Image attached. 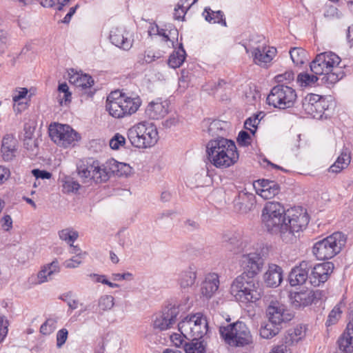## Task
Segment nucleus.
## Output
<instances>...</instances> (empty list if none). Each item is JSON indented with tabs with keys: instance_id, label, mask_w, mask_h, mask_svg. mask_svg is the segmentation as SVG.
Returning a JSON list of instances; mask_svg holds the SVG:
<instances>
[{
	"instance_id": "12",
	"label": "nucleus",
	"mask_w": 353,
	"mask_h": 353,
	"mask_svg": "<svg viewBox=\"0 0 353 353\" xmlns=\"http://www.w3.org/2000/svg\"><path fill=\"white\" fill-rule=\"evenodd\" d=\"M49 134L56 144L63 148L74 144L80 139L79 134L70 125L60 123L50 125Z\"/></svg>"
},
{
	"instance_id": "15",
	"label": "nucleus",
	"mask_w": 353,
	"mask_h": 353,
	"mask_svg": "<svg viewBox=\"0 0 353 353\" xmlns=\"http://www.w3.org/2000/svg\"><path fill=\"white\" fill-rule=\"evenodd\" d=\"M334 269V264L325 262L315 265L309 276L310 283L314 286H319L325 283Z\"/></svg>"
},
{
	"instance_id": "4",
	"label": "nucleus",
	"mask_w": 353,
	"mask_h": 353,
	"mask_svg": "<svg viewBox=\"0 0 353 353\" xmlns=\"http://www.w3.org/2000/svg\"><path fill=\"white\" fill-rule=\"evenodd\" d=\"M286 212L279 202L270 201L265 205L261 221L266 230L271 234L279 235L286 228Z\"/></svg>"
},
{
	"instance_id": "37",
	"label": "nucleus",
	"mask_w": 353,
	"mask_h": 353,
	"mask_svg": "<svg viewBox=\"0 0 353 353\" xmlns=\"http://www.w3.org/2000/svg\"><path fill=\"white\" fill-rule=\"evenodd\" d=\"M281 330V325L274 324L272 321H268L264 325H262L260 329V335L262 338L270 339L279 334Z\"/></svg>"
},
{
	"instance_id": "2",
	"label": "nucleus",
	"mask_w": 353,
	"mask_h": 353,
	"mask_svg": "<svg viewBox=\"0 0 353 353\" xmlns=\"http://www.w3.org/2000/svg\"><path fill=\"white\" fill-rule=\"evenodd\" d=\"M341 58L331 51L318 54L310 63V68L316 75H323L322 81L327 84H334L344 76L343 68L340 66Z\"/></svg>"
},
{
	"instance_id": "17",
	"label": "nucleus",
	"mask_w": 353,
	"mask_h": 353,
	"mask_svg": "<svg viewBox=\"0 0 353 353\" xmlns=\"http://www.w3.org/2000/svg\"><path fill=\"white\" fill-rule=\"evenodd\" d=\"M168 102L158 98L148 103L145 108V113L149 119L158 120L163 119L168 114Z\"/></svg>"
},
{
	"instance_id": "44",
	"label": "nucleus",
	"mask_w": 353,
	"mask_h": 353,
	"mask_svg": "<svg viewBox=\"0 0 353 353\" xmlns=\"http://www.w3.org/2000/svg\"><path fill=\"white\" fill-rule=\"evenodd\" d=\"M59 236L62 241H64L69 244L70 246H72V243L79 237V233L72 228H68L59 231Z\"/></svg>"
},
{
	"instance_id": "59",
	"label": "nucleus",
	"mask_w": 353,
	"mask_h": 353,
	"mask_svg": "<svg viewBox=\"0 0 353 353\" xmlns=\"http://www.w3.org/2000/svg\"><path fill=\"white\" fill-rule=\"evenodd\" d=\"M323 100L324 99H322L321 97L318 94H308L305 97V99L303 101V108L305 107L306 103H307V105H314Z\"/></svg>"
},
{
	"instance_id": "29",
	"label": "nucleus",
	"mask_w": 353,
	"mask_h": 353,
	"mask_svg": "<svg viewBox=\"0 0 353 353\" xmlns=\"http://www.w3.org/2000/svg\"><path fill=\"white\" fill-rule=\"evenodd\" d=\"M339 348L344 353L353 352V327L347 325L345 331L339 337L337 341Z\"/></svg>"
},
{
	"instance_id": "8",
	"label": "nucleus",
	"mask_w": 353,
	"mask_h": 353,
	"mask_svg": "<svg viewBox=\"0 0 353 353\" xmlns=\"http://www.w3.org/2000/svg\"><path fill=\"white\" fill-rule=\"evenodd\" d=\"M219 332L225 343L232 347H243L252 343L250 331L242 321L221 326Z\"/></svg>"
},
{
	"instance_id": "43",
	"label": "nucleus",
	"mask_w": 353,
	"mask_h": 353,
	"mask_svg": "<svg viewBox=\"0 0 353 353\" xmlns=\"http://www.w3.org/2000/svg\"><path fill=\"white\" fill-rule=\"evenodd\" d=\"M184 350L186 353H205V344L203 340H191L185 343Z\"/></svg>"
},
{
	"instance_id": "61",
	"label": "nucleus",
	"mask_w": 353,
	"mask_h": 353,
	"mask_svg": "<svg viewBox=\"0 0 353 353\" xmlns=\"http://www.w3.org/2000/svg\"><path fill=\"white\" fill-rule=\"evenodd\" d=\"M81 261L82 256L78 255L68 260H66L64 262V265L66 268H75L81 263Z\"/></svg>"
},
{
	"instance_id": "64",
	"label": "nucleus",
	"mask_w": 353,
	"mask_h": 353,
	"mask_svg": "<svg viewBox=\"0 0 353 353\" xmlns=\"http://www.w3.org/2000/svg\"><path fill=\"white\" fill-rule=\"evenodd\" d=\"M32 173L36 179H50L52 176V174L46 170H41L39 169H34L32 170Z\"/></svg>"
},
{
	"instance_id": "10",
	"label": "nucleus",
	"mask_w": 353,
	"mask_h": 353,
	"mask_svg": "<svg viewBox=\"0 0 353 353\" xmlns=\"http://www.w3.org/2000/svg\"><path fill=\"white\" fill-rule=\"evenodd\" d=\"M295 90L283 84L273 87L267 97L269 105L279 109H286L293 106L296 99Z\"/></svg>"
},
{
	"instance_id": "11",
	"label": "nucleus",
	"mask_w": 353,
	"mask_h": 353,
	"mask_svg": "<svg viewBox=\"0 0 353 353\" xmlns=\"http://www.w3.org/2000/svg\"><path fill=\"white\" fill-rule=\"evenodd\" d=\"M77 173L83 183L92 180L96 183L105 182L110 178V171H108L107 167L100 166L97 161L79 164L77 166Z\"/></svg>"
},
{
	"instance_id": "25",
	"label": "nucleus",
	"mask_w": 353,
	"mask_h": 353,
	"mask_svg": "<svg viewBox=\"0 0 353 353\" xmlns=\"http://www.w3.org/2000/svg\"><path fill=\"white\" fill-rule=\"evenodd\" d=\"M261 188L256 190L257 194L264 199H270L277 195L280 191V187L274 181L266 179L259 181Z\"/></svg>"
},
{
	"instance_id": "18",
	"label": "nucleus",
	"mask_w": 353,
	"mask_h": 353,
	"mask_svg": "<svg viewBox=\"0 0 353 353\" xmlns=\"http://www.w3.org/2000/svg\"><path fill=\"white\" fill-rule=\"evenodd\" d=\"M122 101V94L117 91L111 92L107 97L105 107L112 117L118 119L124 117Z\"/></svg>"
},
{
	"instance_id": "14",
	"label": "nucleus",
	"mask_w": 353,
	"mask_h": 353,
	"mask_svg": "<svg viewBox=\"0 0 353 353\" xmlns=\"http://www.w3.org/2000/svg\"><path fill=\"white\" fill-rule=\"evenodd\" d=\"M267 316L270 321L274 324H281L291 319V315L286 313L284 305L278 301H272L266 310Z\"/></svg>"
},
{
	"instance_id": "1",
	"label": "nucleus",
	"mask_w": 353,
	"mask_h": 353,
	"mask_svg": "<svg viewBox=\"0 0 353 353\" xmlns=\"http://www.w3.org/2000/svg\"><path fill=\"white\" fill-rule=\"evenodd\" d=\"M206 155L210 163L220 169L234 165L239 157L235 143L223 137H217L208 142Z\"/></svg>"
},
{
	"instance_id": "30",
	"label": "nucleus",
	"mask_w": 353,
	"mask_h": 353,
	"mask_svg": "<svg viewBox=\"0 0 353 353\" xmlns=\"http://www.w3.org/2000/svg\"><path fill=\"white\" fill-rule=\"evenodd\" d=\"M208 332V323L207 320L203 317L201 320H199V323L192 330L186 328L185 335L186 339L190 340H201L203 337L207 334Z\"/></svg>"
},
{
	"instance_id": "9",
	"label": "nucleus",
	"mask_w": 353,
	"mask_h": 353,
	"mask_svg": "<svg viewBox=\"0 0 353 353\" xmlns=\"http://www.w3.org/2000/svg\"><path fill=\"white\" fill-rule=\"evenodd\" d=\"M345 243L346 237L342 232H334L317 241L312 248V252L319 260L330 259L341 252Z\"/></svg>"
},
{
	"instance_id": "21",
	"label": "nucleus",
	"mask_w": 353,
	"mask_h": 353,
	"mask_svg": "<svg viewBox=\"0 0 353 353\" xmlns=\"http://www.w3.org/2000/svg\"><path fill=\"white\" fill-rule=\"evenodd\" d=\"M276 50L270 47H257L253 49L252 54L255 63L259 65H265L270 63L275 56Z\"/></svg>"
},
{
	"instance_id": "48",
	"label": "nucleus",
	"mask_w": 353,
	"mask_h": 353,
	"mask_svg": "<svg viewBox=\"0 0 353 353\" xmlns=\"http://www.w3.org/2000/svg\"><path fill=\"white\" fill-rule=\"evenodd\" d=\"M319 78L315 74H310L307 72L300 73L297 76V82L301 86H308L314 84Z\"/></svg>"
},
{
	"instance_id": "60",
	"label": "nucleus",
	"mask_w": 353,
	"mask_h": 353,
	"mask_svg": "<svg viewBox=\"0 0 353 353\" xmlns=\"http://www.w3.org/2000/svg\"><path fill=\"white\" fill-rule=\"evenodd\" d=\"M68 332L66 329L60 330L57 334V346L60 348L65 343L68 339Z\"/></svg>"
},
{
	"instance_id": "57",
	"label": "nucleus",
	"mask_w": 353,
	"mask_h": 353,
	"mask_svg": "<svg viewBox=\"0 0 353 353\" xmlns=\"http://www.w3.org/2000/svg\"><path fill=\"white\" fill-rule=\"evenodd\" d=\"M237 142L240 146H248L251 143V137L245 131H241L238 135Z\"/></svg>"
},
{
	"instance_id": "34",
	"label": "nucleus",
	"mask_w": 353,
	"mask_h": 353,
	"mask_svg": "<svg viewBox=\"0 0 353 353\" xmlns=\"http://www.w3.org/2000/svg\"><path fill=\"white\" fill-rule=\"evenodd\" d=\"M123 109L124 117L135 113L141 104V99L139 97H128L122 94Z\"/></svg>"
},
{
	"instance_id": "56",
	"label": "nucleus",
	"mask_w": 353,
	"mask_h": 353,
	"mask_svg": "<svg viewBox=\"0 0 353 353\" xmlns=\"http://www.w3.org/2000/svg\"><path fill=\"white\" fill-rule=\"evenodd\" d=\"M343 16L342 13L339 9L333 6H327L324 12V17L327 19H340Z\"/></svg>"
},
{
	"instance_id": "28",
	"label": "nucleus",
	"mask_w": 353,
	"mask_h": 353,
	"mask_svg": "<svg viewBox=\"0 0 353 353\" xmlns=\"http://www.w3.org/2000/svg\"><path fill=\"white\" fill-rule=\"evenodd\" d=\"M306 327L303 325H298L293 328L289 329L284 337L285 345H291L299 342L305 337Z\"/></svg>"
},
{
	"instance_id": "20",
	"label": "nucleus",
	"mask_w": 353,
	"mask_h": 353,
	"mask_svg": "<svg viewBox=\"0 0 353 353\" xmlns=\"http://www.w3.org/2000/svg\"><path fill=\"white\" fill-rule=\"evenodd\" d=\"M196 266L190 265L179 273L177 283L183 292H188L194 286L196 279Z\"/></svg>"
},
{
	"instance_id": "58",
	"label": "nucleus",
	"mask_w": 353,
	"mask_h": 353,
	"mask_svg": "<svg viewBox=\"0 0 353 353\" xmlns=\"http://www.w3.org/2000/svg\"><path fill=\"white\" fill-rule=\"evenodd\" d=\"M68 85L66 83H63L59 85L58 91L63 93V97L60 99V103H63L64 100L65 103L70 101L71 98V93L68 91Z\"/></svg>"
},
{
	"instance_id": "35",
	"label": "nucleus",
	"mask_w": 353,
	"mask_h": 353,
	"mask_svg": "<svg viewBox=\"0 0 353 353\" xmlns=\"http://www.w3.org/2000/svg\"><path fill=\"white\" fill-rule=\"evenodd\" d=\"M203 315L198 313L194 314L192 316H187L184 317L179 323H178V329L179 331L183 334V336L185 338V331L186 328L188 327V330H192V328L194 327L198 323L199 320H201L203 319Z\"/></svg>"
},
{
	"instance_id": "50",
	"label": "nucleus",
	"mask_w": 353,
	"mask_h": 353,
	"mask_svg": "<svg viewBox=\"0 0 353 353\" xmlns=\"http://www.w3.org/2000/svg\"><path fill=\"white\" fill-rule=\"evenodd\" d=\"M160 57L161 55L159 53L156 54L151 50L145 51L144 54L140 55L139 57V63L141 64L150 63Z\"/></svg>"
},
{
	"instance_id": "40",
	"label": "nucleus",
	"mask_w": 353,
	"mask_h": 353,
	"mask_svg": "<svg viewBox=\"0 0 353 353\" xmlns=\"http://www.w3.org/2000/svg\"><path fill=\"white\" fill-rule=\"evenodd\" d=\"M224 242L225 243V247L234 254H238L243 251V243L241 239L235 234L225 236Z\"/></svg>"
},
{
	"instance_id": "3",
	"label": "nucleus",
	"mask_w": 353,
	"mask_h": 353,
	"mask_svg": "<svg viewBox=\"0 0 353 353\" xmlns=\"http://www.w3.org/2000/svg\"><path fill=\"white\" fill-rule=\"evenodd\" d=\"M230 293L237 301L248 304L260 300L263 291L258 281L243 273L233 281Z\"/></svg>"
},
{
	"instance_id": "62",
	"label": "nucleus",
	"mask_w": 353,
	"mask_h": 353,
	"mask_svg": "<svg viewBox=\"0 0 353 353\" xmlns=\"http://www.w3.org/2000/svg\"><path fill=\"white\" fill-rule=\"evenodd\" d=\"M294 79V74L292 71H287L284 74L276 77V80L278 83L290 82Z\"/></svg>"
},
{
	"instance_id": "36",
	"label": "nucleus",
	"mask_w": 353,
	"mask_h": 353,
	"mask_svg": "<svg viewBox=\"0 0 353 353\" xmlns=\"http://www.w3.org/2000/svg\"><path fill=\"white\" fill-rule=\"evenodd\" d=\"M205 19L209 23H220L223 26H227L223 12L221 10L214 11L210 8H205L203 12Z\"/></svg>"
},
{
	"instance_id": "23",
	"label": "nucleus",
	"mask_w": 353,
	"mask_h": 353,
	"mask_svg": "<svg viewBox=\"0 0 353 353\" xmlns=\"http://www.w3.org/2000/svg\"><path fill=\"white\" fill-rule=\"evenodd\" d=\"M266 285L271 288L279 286L283 280V270L275 264H270L263 276Z\"/></svg>"
},
{
	"instance_id": "53",
	"label": "nucleus",
	"mask_w": 353,
	"mask_h": 353,
	"mask_svg": "<svg viewBox=\"0 0 353 353\" xmlns=\"http://www.w3.org/2000/svg\"><path fill=\"white\" fill-rule=\"evenodd\" d=\"M125 143V139L121 134L117 133L110 141V147L113 150H118Z\"/></svg>"
},
{
	"instance_id": "22",
	"label": "nucleus",
	"mask_w": 353,
	"mask_h": 353,
	"mask_svg": "<svg viewBox=\"0 0 353 353\" xmlns=\"http://www.w3.org/2000/svg\"><path fill=\"white\" fill-rule=\"evenodd\" d=\"M219 276L216 273H210L205 277L201 284V294L207 299H210L216 292L219 287Z\"/></svg>"
},
{
	"instance_id": "7",
	"label": "nucleus",
	"mask_w": 353,
	"mask_h": 353,
	"mask_svg": "<svg viewBox=\"0 0 353 353\" xmlns=\"http://www.w3.org/2000/svg\"><path fill=\"white\" fill-rule=\"evenodd\" d=\"M185 302L178 305H168L161 311L153 316L152 327L155 330L164 331L172 327L176 323L178 316L181 317L183 314L188 311L192 306L189 303V298L185 297Z\"/></svg>"
},
{
	"instance_id": "33",
	"label": "nucleus",
	"mask_w": 353,
	"mask_h": 353,
	"mask_svg": "<svg viewBox=\"0 0 353 353\" xmlns=\"http://www.w3.org/2000/svg\"><path fill=\"white\" fill-rule=\"evenodd\" d=\"M69 81L76 87L82 89L90 88L94 84L92 77L86 74L75 73L72 74L69 78Z\"/></svg>"
},
{
	"instance_id": "47",
	"label": "nucleus",
	"mask_w": 353,
	"mask_h": 353,
	"mask_svg": "<svg viewBox=\"0 0 353 353\" xmlns=\"http://www.w3.org/2000/svg\"><path fill=\"white\" fill-rule=\"evenodd\" d=\"M97 305L101 312L110 311L114 305V298L112 295H103L99 299Z\"/></svg>"
},
{
	"instance_id": "13",
	"label": "nucleus",
	"mask_w": 353,
	"mask_h": 353,
	"mask_svg": "<svg viewBox=\"0 0 353 353\" xmlns=\"http://www.w3.org/2000/svg\"><path fill=\"white\" fill-rule=\"evenodd\" d=\"M240 264L244 272L251 278L257 274L262 269L263 260L256 253L243 254L240 260Z\"/></svg>"
},
{
	"instance_id": "45",
	"label": "nucleus",
	"mask_w": 353,
	"mask_h": 353,
	"mask_svg": "<svg viewBox=\"0 0 353 353\" xmlns=\"http://www.w3.org/2000/svg\"><path fill=\"white\" fill-rule=\"evenodd\" d=\"M290 57L296 65H302L307 59V52L301 48H293L290 51Z\"/></svg>"
},
{
	"instance_id": "19",
	"label": "nucleus",
	"mask_w": 353,
	"mask_h": 353,
	"mask_svg": "<svg viewBox=\"0 0 353 353\" xmlns=\"http://www.w3.org/2000/svg\"><path fill=\"white\" fill-rule=\"evenodd\" d=\"M312 268L310 262L303 261L299 266L292 270L289 275V281L292 286L302 285L309 279L308 272Z\"/></svg>"
},
{
	"instance_id": "41",
	"label": "nucleus",
	"mask_w": 353,
	"mask_h": 353,
	"mask_svg": "<svg viewBox=\"0 0 353 353\" xmlns=\"http://www.w3.org/2000/svg\"><path fill=\"white\" fill-rule=\"evenodd\" d=\"M185 59V52L181 45L177 51L173 52L168 59V65L172 68H179Z\"/></svg>"
},
{
	"instance_id": "49",
	"label": "nucleus",
	"mask_w": 353,
	"mask_h": 353,
	"mask_svg": "<svg viewBox=\"0 0 353 353\" xmlns=\"http://www.w3.org/2000/svg\"><path fill=\"white\" fill-rule=\"evenodd\" d=\"M259 114H254L252 117L247 119L244 123V128L250 130V132L254 135L256 131L258 125L262 117L259 118Z\"/></svg>"
},
{
	"instance_id": "24",
	"label": "nucleus",
	"mask_w": 353,
	"mask_h": 353,
	"mask_svg": "<svg viewBox=\"0 0 353 353\" xmlns=\"http://www.w3.org/2000/svg\"><path fill=\"white\" fill-rule=\"evenodd\" d=\"M255 204L256 197L254 194L246 192H241L239 194L238 199L236 200L235 205L241 212L247 213L254 209Z\"/></svg>"
},
{
	"instance_id": "5",
	"label": "nucleus",
	"mask_w": 353,
	"mask_h": 353,
	"mask_svg": "<svg viewBox=\"0 0 353 353\" xmlns=\"http://www.w3.org/2000/svg\"><path fill=\"white\" fill-rule=\"evenodd\" d=\"M128 138L133 146L147 148L156 144L159 136L157 129L153 123L143 121L128 130Z\"/></svg>"
},
{
	"instance_id": "26",
	"label": "nucleus",
	"mask_w": 353,
	"mask_h": 353,
	"mask_svg": "<svg viewBox=\"0 0 353 353\" xmlns=\"http://www.w3.org/2000/svg\"><path fill=\"white\" fill-rule=\"evenodd\" d=\"M17 141L12 134L3 137L1 145L2 157L4 161H12L15 157Z\"/></svg>"
},
{
	"instance_id": "32",
	"label": "nucleus",
	"mask_w": 353,
	"mask_h": 353,
	"mask_svg": "<svg viewBox=\"0 0 353 353\" xmlns=\"http://www.w3.org/2000/svg\"><path fill=\"white\" fill-rule=\"evenodd\" d=\"M350 154L347 148H344L337 158L335 163L330 166L329 172L334 173H339L344 168H347L350 163Z\"/></svg>"
},
{
	"instance_id": "46",
	"label": "nucleus",
	"mask_w": 353,
	"mask_h": 353,
	"mask_svg": "<svg viewBox=\"0 0 353 353\" xmlns=\"http://www.w3.org/2000/svg\"><path fill=\"white\" fill-rule=\"evenodd\" d=\"M131 167L123 163H119L117 161H114L111 168L108 169V171H110V176L111 174L116 173L117 175H128L131 172Z\"/></svg>"
},
{
	"instance_id": "6",
	"label": "nucleus",
	"mask_w": 353,
	"mask_h": 353,
	"mask_svg": "<svg viewBox=\"0 0 353 353\" xmlns=\"http://www.w3.org/2000/svg\"><path fill=\"white\" fill-rule=\"evenodd\" d=\"M285 215L286 228L281 231V239L285 243H290L296 240V234L306 228L309 217L305 210L301 207L288 210Z\"/></svg>"
},
{
	"instance_id": "55",
	"label": "nucleus",
	"mask_w": 353,
	"mask_h": 353,
	"mask_svg": "<svg viewBox=\"0 0 353 353\" xmlns=\"http://www.w3.org/2000/svg\"><path fill=\"white\" fill-rule=\"evenodd\" d=\"M197 1V0H193L192 3L187 6L186 7H184L183 4L180 5L178 4L177 7L174 9V18L176 20H180L183 19L186 10L194 3H195Z\"/></svg>"
},
{
	"instance_id": "38",
	"label": "nucleus",
	"mask_w": 353,
	"mask_h": 353,
	"mask_svg": "<svg viewBox=\"0 0 353 353\" xmlns=\"http://www.w3.org/2000/svg\"><path fill=\"white\" fill-rule=\"evenodd\" d=\"M204 124L207 126V132L210 135L221 137V135L223 134L225 123L219 120H214L212 121L208 120L204 121Z\"/></svg>"
},
{
	"instance_id": "16",
	"label": "nucleus",
	"mask_w": 353,
	"mask_h": 353,
	"mask_svg": "<svg viewBox=\"0 0 353 353\" xmlns=\"http://www.w3.org/2000/svg\"><path fill=\"white\" fill-rule=\"evenodd\" d=\"M110 42L123 50H129L133 45V39L129 37V32L123 28H113L110 32Z\"/></svg>"
},
{
	"instance_id": "51",
	"label": "nucleus",
	"mask_w": 353,
	"mask_h": 353,
	"mask_svg": "<svg viewBox=\"0 0 353 353\" xmlns=\"http://www.w3.org/2000/svg\"><path fill=\"white\" fill-rule=\"evenodd\" d=\"M341 313L342 311L341 310L340 305H336L330 312L327 320L326 321V325L330 326L331 325L335 324L341 318Z\"/></svg>"
},
{
	"instance_id": "39",
	"label": "nucleus",
	"mask_w": 353,
	"mask_h": 353,
	"mask_svg": "<svg viewBox=\"0 0 353 353\" xmlns=\"http://www.w3.org/2000/svg\"><path fill=\"white\" fill-rule=\"evenodd\" d=\"M6 307L7 303L1 302L0 304V343L3 341L8 331L9 322L5 314Z\"/></svg>"
},
{
	"instance_id": "54",
	"label": "nucleus",
	"mask_w": 353,
	"mask_h": 353,
	"mask_svg": "<svg viewBox=\"0 0 353 353\" xmlns=\"http://www.w3.org/2000/svg\"><path fill=\"white\" fill-rule=\"evenodd\" d=\"M80 188V185L72 179H68L64 181L63 184V190L65 192H77Z\"/></svg>"
},
{
	"instance_id": "27",
	"label": "nucleus",
	"mask_w": 353,
	"mask_h": 353,
	"mask_svg": "<svg viewBox=\"0 0 353 353\" xmlns=\"http://www.w3.org/2000/svg\"><path fill=\"white\" fill-rule=\"evenodd\" d=\"M60 271L59 261L57 259L52 261L50 263L44 265L37 274L38 283H43L48 282L52 279L54 274Z\"/></svg>"
},
{
	"instance_id": "42",
	"label": "nucleus",
	"mask_w": 353,
	"mask_h": 353,
	"mask_svg": "<svg viewBox=\"0 0 353 353\" xmlns=\"http://www.w3.org/2000/svg\"><path fill=\"white\" fill-rule=\"evenodd\" d=\"M324 103L325 100L314 105H307V103H306V105L303 109L307 114L311 115L312 117L320 118L322 117V114L325 110Z\"/></svg>"
},
{
	"instance_id": "31",
	"label": "nucleus",
	"mask_w": 353,
	"mask_h": 353,
	"mask_svg": "<svg viewBox=\"0 0 353 353\" xmlns=\"http://www.w3.org/2000/svg\"><path fill=\"white\" fill-rule=\"evenodd\" d=\"M310 294L311 290L291 293L290 295V302L295 307L307 306L312 303V295Z\"/></svg>"
},
{
	"instance_id": "63",
	"label": "nucleus",
	"mask_w": 353,
	"mask_h": 353,
	"mask_svg": "<svg viewBox=\"0 0 353 353\" xmlns=\"http://www.w3.org/2000/svg\"><path fill=\"white\" fill-rule=\"evenodd\" d=\"M179 122V118L176 114H172L166 120L162 122V125L165 128H170L176 126Z\"/></svg>"
},
{
	"instance_id": "52",
	"label": "nucleus",
	"mask_w": 353,
	"mask_h": 353,
	"mask_svg": "<svg viewBox=\"0 0 353 353\" xmlns=\"http://www.w3.org/2000/svg\"><path fill=\"white\" fill-rule=\"evenodd\" d=\"M56 321L52 319H48L40 327V332L44 335L50 334L56 328Z\"/></svg>"
}]
</instances>
